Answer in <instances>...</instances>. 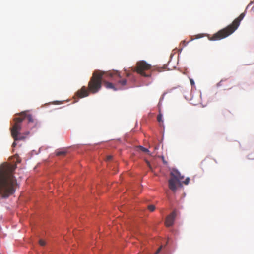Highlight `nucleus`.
<instances>
[{
    "label": "nucleus",
    "mask_w": 254,
    "mask_h": 254,
    "mask_svg": "<svg viewBox=\"0 0 254 254\" xmlns=\"http://www.w3.org/2000/svg\"><path fill=\"white\" fill-rule=\"evenodd\" d=\"M16 164L4 163L0 166V197L6 198L13 194L17 186L13 175Z\"/></svg>",
    "instance_id": "f257e3e1"
},
{
    "label": "nucleus",
    "mask_w": 254,
    "mask_h": 254,
    "mask_svg": "<svg viewBox=\"0 0 254 254\" xmlns=\"http://www.w3.org/2000/svg\"><path fill=\"white\" fill-rule=\"evenodd\" d=\"M111 73H106L100 70H95L88 83V89L83 86L79 90L76 95L79 98H83L89 95V92L95 94L97 93L101 88L102 82L104 83L107 88H111V83L107 82L106 80L110 77Z\"/></svg>",
    "instance_id": "f03ea898"
},
{
    "label": "nucleus",
    "mask_w": 254,
    "mask_h": 254,
    "mask_svg": "<svg viewBox=\"0 0 254 254\" xmlns=\"http://www.w3.org/2000/svg\"><path fill=\"white\" fill-rule=\"evenodd\" d=\"M24 119H26L29 123L34 122L32 116L30 115H26L25 112H22L20 117L14 118L15 123L10 128V130L11 136L15 141L24 140L26 137L20 133L21 129V123Z\"/></svg>",
    "instance_id": "7ed1b4c3"
},
{
    "label": "nucleus",
    "mask_w": 254,
    "mask_h": 254,
    "mask_svg": "<svg viewBox=\"0 0 254 254\" xmlns=\"http://www.w3.org/2000/svg\"><path fill=\"white\" fill-rule=\"evenodd\" d=\"M245 16V12L241 13L238 18L233 21L232 24L218 31L210 39L214 41L220 40L232 34L238 28L241 21L244 18Z\"/></svg>",
    "instance_id": "20e7f679"
},
{
    "label": "nucleus",
    "mask_w": 254,
    "mask_h": 254,
    "mask_svg": "<svg viewBox=\"0 0 254 254\" xmlns=\"http://www.w3.org/2000/svg\"><path fill=\"white\" fill-rule=\"evenodd\" d=\"M151 66L144 61H140L136 63V67L135 68H133V71L137 72L141 75L148 77L151 76L150 72H148L151 69Z\"/></svg>",
    "instance_id": "39448f33"
},
{
    "label": "nucleus",
    "mask_w": 254,
    "mask_h": 254,
    "mask_svg": "<svg viewBox=\"0 0 254 254\" xmlns=\"http://www.w3.org/2000/svg\"><path fill=\"white\" fill-rule=\"evenodd\" d=\"M168 183L169 189L174 192L176 191L178 186L181 185V182H179V180L176 179V178H174L172 176L169 180Z\"/></svg>",
    "instance_id": "423d86ee"
},
{
    "label": "nucleus",
    "mask_w": 254,
    "mask_h": 254,
    "mask_svg": "<svg viewBox=\"0 0 254 254\" xmlns=\"http://www.w3.org/2000/svg\"><path fill=\"white\" fill-rule=\"evenodd\" d=\"M176 216V212L174 211L167 217L165 221L166 226L170 227L173 225Z\"/></svg>",
    "instance_id": "0eeeda50"
},
{
    "label": "nucleus",
    "mask_w": 254,
    "mask_h": 254,
    "mask_svg": "<svg viewBox=\"0 0 254 254\" xmlns=\"http://www.w3.org/2000/svg\"><path fill=\"white\" fill-rule=\"evenodd\" d=\"M171 176L174 178H176V179L179 180L180 182H181V181L184 178V176H182L180 173L176 170H174L171 173Z\"/></svg>",
    "instance_id": "6e6552de"
},
{
    "label": "nucleus",
    "mask_w": 254,
    "mask_h": 254,
    "mask_svg": "<svg viewBox=\"0 0 254 254\" xmlns=\"http://www.w3.org/2000/svg\"><path fill=\"white\" fill-rule=\"evenodd\" d=\"M231 83L232 81L231 80H229L227 79L222 80L219 83H217V87L224 86L225 87H226V85H227L228 84H231Z\"/></svg>",
    "instance_id": "1a4fd4ad"
},
{
    "label": "nucleus",
    "mask_w": 254,
    "mask_h": 254,
    "mask_svg": "<svg viewBox=\"0 0 254 254\" xmlns=\"http://www.w3.org/2000/svg\"><path fill=\"white\" fill-rule=\"evenodd\" d=\"M66 153V152L64 150L62 151H58L57 150L55 152V154L56 156H61V155H65Z\"/></svg>",
    "instance_id": "9d476101"
},
{
    "label": "nucleus",
    "mask_w": 254,
    "mask_h": 254,
    "mask_svg": "<svg viewBox=\"0 0 254 254\" xmlns=\"http://www.w3.org/2000/svg\"><path fill=\"white\" fill-rule=\"evenodd\" d=\"M117 82L119 85H121V86H124L126 85L127 81L126 79H119V80H117Z\"/></svg>",
    "instance_id": "9b49d317"
},
{
    "label": "nucleus",
    "mask_w": 254,
    "mask_h": 254,
    "mask_svg": "<svg viewBox=\"0 0 254 254\" xmlns=\"http://www.w3.org/2000/svg\"><path fill=\"white\" fill-rule=\"evenodd\" d=\"M157 121L158 122L161 124V123L163 124V120H162V114L160 112L159 114L157 116Z\"/></svg>",
    "instance_id": "f8f14e48"
},
{
    "label": "nucleus",
    "mask_w": 254,
    "mask_h": 254,
    "mask_svg": "<svg viewBox=\"0 0 254 254\" xmlns=\"http://www.w3.org/2000/svg\"><path fill=\"white\" fill-rule=\"evenodd\" d=\"M148 208L151 212H153L155 209V207L154 205H150L148 206Z\"/></svg>",
    "instance_id": "ddd939ff"
},
{
    "label": "nucleus",
    "mask_w": 254,
    "mask_h": 254,
    "mask_svg": "<svg viewBox=\"0 0 254 254\" xmlns=\"http://www.w3.org/2000/svg\"><path fill=\"white\" fill-rule=\"evenodd\" d=\"M139 148H140V150L141 151H143L144 152L149 153L150 152L149 150L148 149H147V148H146L145 147H143L142 146H139Z\"/></svg>",
    "instance_id": "4468645a"
},
{
    "label": "nucleus",
    "mask_w": 254,
    "mask_h": 254,
    "mask_svg": "<svg viewBox=\"0 0 254 254\" xmlns=\"http://www.w3.org/2000/svg\"><path fill=\"white\" fill-rule=\"evenodd\" d=\"M39 243L40 245H41V246H44L46 244V242H45V241L42 239L39 240Z\"/></svg>",
    "instance_id": "2eb2a0df"
},
{
    "label": "nucleus",
    "mask_w": 254,
    "mask_h": 254,
    "mask_svg": "<svg viewBox=\"0 0 254 254\" xmlns=\"http://www.w3.org/2000/svg\"><path fill=\"white\" fill-rule=\"evenodd\" d=\"M14 157L16 159V163H19L21 162V160L20 158L17 155H15Z\"/></svg>",
    "instance_id": "dca6fc26"
},
{
    "label": "nucleus",
    "mask_w": 254,
    "mask_h": 254,
    "mask_svg": "<svg viewBox=\"0 0 254 254\" xmlns=\"http://www.w3.org/2000/svg\"><path fill=\"white\" fill-rule=\"evenodd\" d=\"M112 77L114 75H117L118 76H119V73L118 71L112 70Z\"/></svg>",
    "instance_id": "f3484780"
},
{
    "label": "nucleus",
    "mask_w": 254,
    "mask_h": 254,
    "mask_svg": "<svg viewBox=\"0 0 254 254\" xmlns=\"http://www.w3.org/2000/svg\"><path fill=\"white\" fill-rule=\"evenodd\" d=\"M189 181H190V178H187L183 182V183L185 184V185H188L189 183Z\"/></svg>",
    "instance_id": "a211bd4d"
},
{
    "label": "nucleus",
    "mask_w": 254,
    "mask_h": 254,
    "mask_svg": "<svg viewBox=\"0 0 254 254\" xmlns=\"http://www.w3.org/2000/svg\"><path fill=\"white\" fill-rule=\"evenodd\" d=\"M146 163H147V166L149 167V168H150V169H152V167H151V165H150V164L149 162V161H146Z\"/></svg>",
    "instance_id": "6ab92c4d"
},
{
    "label": "nucleus",
    "mask_w": 254,
    "mask_h": 254,
    "mask_svg": "<svg viewBox=\"0 0 254 254\" xmlns=\"http://www.w3.org/2000/svg\"><path fill=\"white\" fill-rule=\"evenodd\" d=\"M161 249H162V246H161L160 247H159V248H158V249L157 250V251H156V252L155 253V254H158V253L160 252V251H161Z\"/></svg>",
    "instance_id": "aec40b11"
},
{
    "label": "nucleus",
    "mask_w": 254,
    "mask_h": 254,
    "mask_svg": "<svg viewBox=\"0 0 254 254\" xmlns=\"http://www.w3.org/2000/svg\"><path fill=\"white\" fill-rule=\"evenodd\" d=\"M190 83H191V85H193V84H194V81H193V80L190 79Z\"/></svg>",
    "instance_id": "412c9836"
},
{
    "label": "nucleus",
    "mask_w": 254,
    "mask_h": 254,
    "mask_svg": "<svg viewBox=\"0 0 254 254\" xmlns=\"http://www.w3.org/2000/svg\"><path fill=\"white\" fill-rule=\"evenodd\" d=\"M112 89H114V90H117V88H115V87H114V85H113V84H112Z\"/></svg>",
    "instance_id": "4be33fe9"
},
{
    "label": "nucleus",
    "mask_w": 254,
    "mask_h": 254,
    "mask_svg": "<svg viewBox=\"0 0 254 254\" xmlns=\"http://www.w3.org/2000/svg\"><path fill=\"white\" fill-rule=\"evenodd\" d=\"M111 158V156L109 155V156H108V157L107 158V160H109Z\"/></svg>",
    "instance_id": "5701e85b"
},
{
    "label": "nucleus",
    "mask_w": 254,
    "mask_h": 254,
    "mask_svg": "<svg viewBox=\"0 0 254 254\" xmlns=\"http://www.w3.org/2000/svg\"><path fill=\"white\" fill-rule=\"evenodd\" d=\"M16 143H15V142H14L13 143V144H12V146H13V147H15V146H16Z\"/></svg>",
    "instance_id": "b1692460"
},
{
    "label": "nucleus",
    "mask_w": 254,
    "mask_h": 254,
    "mask_svg": "<svg viewBox=\"0 0 254 254\" xmlns=\"http://www.w3.org/2000/svg\"><path fill=\"white\" fill-rule=\"evenodd\" d=\"M231 87H228V88H226H226H224V89H225V90H227V89H231Z\"/></svg>",
    "instance_id": "393cba45"
},
{
    "label": "nucleus",
    "mask_w": 254,
    "mask_h": 254,
    "mask_svg": "<svg viewBox=\"0 0 254 254\" xmlns=\"http://www.w3.org/2000/svg\"><path fill=\"white\" fill-rule=\"evenodd\" d=\"M158 147H157V146H156V147H155V149H158Z\"/></svg>",
    "instance_id": "a878e982"
}]
</instances>
